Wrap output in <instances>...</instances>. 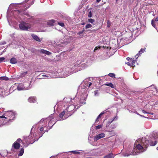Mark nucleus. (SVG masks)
I'll list each match as a JSON object with an SVG mask.
<instances>
[{"mask_svg": "<svg viewBox=\"0 0 158 158\" xmlns=\"http://www.w3.org/2000/svg\"><path fill=\"white\" fill-rule=\"evenodd\" d=\"M19 27L21 30L27 31L31 28V26L30 24L23 21L19 25Z\"/></svg>", "mask_w": 158, "mask_h": 158, "instance_id": "obj_1", "label": "nucleus"}, {"mask_svg": "<svg viewBox=\"0 0 158 158\" xmlns=\"http://www.w3.org/2000/svg\"><path fill=\"white\" fill-rule=\"evenodd\" d=\"M4 115L6 116V119L7 121H10L14 119L15 118V113L12 111H7L4 114Z\"/></svg>", "mask_w": 158, "mask_h": 158, "instance_id": "obj_2", "label": "nucleus"}, {"mask_svg": "<svg viewBox=\"0 0 158 158\" xmlns=\"http://www.w3.org/2000/svg\"><path fill=\"white\" fill-rule=\"evenodd\" d=\"M105 137V134L104 133H102L98 134L94 137V139L95 141H97L98 140L103 138Z\"/></svg>", "mask_w": 158, "mask_h": 158, "instance_id": "obj_3", "label": "nucleus"}, {"mask_svg": "<svg viewBox=\"0 0 158 158\" xmlns=\"http://www.w3.org/2000/svg\"><path fill=\"white\" fill-rule=\"evenodd\" d=\"M149 143L150 145L151 146H154L157 143V141L155 140V138H152L151 139L148 140Z\"/></svg>", "mask_w": 158, "mask_h": 158, "instance_id": "obj_4", "label": "nucleus"}, {"mask_svg": "<svg viewBox=\"0 0 158 158\" xmlns=\"http://www.w3.org/2000/svg\"><path fill=\"white\" fill-rule=\"evenodd\" d=\"M27 100L30 103H35L36 101V98L35 96H31L29 97Z\"/></svg>", "mask_w": 158, "mask_h": 158, "instance_id": "obj_5", "label": "nucleus"}, {"mask_svg": "<svg viewBox=\"0 0 158 158\" xmlns=\"http://www.w3.org/2000/svg\"><path fill=\"white\" fill-rule=\"evenodd\" d=\"M12 146L15 149L17 150L19 148L20 145L19 143L15 142L13 144Z\"/></svg>", "mask_w": 158, "mask_h": 158, "instance_id": "obj_6", "label": "nucleus"}, {"mask_svg": "<svg viewBox=\"0 0 158 158\" xmlns=\"http://www.w3.org/2000/svg\"><path fill=\"white\" fill-rule=\"evenodd\" d=\"M31 37L35 40L38 42H40L41 40L36 35L34 34H32L31 35Z\"/></svg>", "mask_w": 158, "mask_h": 158, "instance_id": "obj_7", "label": "nucleus"}, {"mask_svg": "<svg viewBox=\"0 0 158 158\" xmlns=\"http://www.w3.org/2000/svg\"><path fill=\"white\" fill-rule=\"evenodd\" d=\"M143 148L144 147L143 146H142L140 144H138L136 146L135 149H138L139 150L141 151L142 152H143L142 150L143 149Z\"/></svg>", "mask_w": 158, "mask_h": 158, "instance_id": "obj_8", "label": "nucleus"}, {"mask_svg": "<svg viewBox=\"0 0 158 158\" xmlns=\"http://www.w3.org/2000/svg\"><path fill=\"white\" fill-rule=\"evenodd\" d=\"M137 152H138L137 151L136 152L134 151L133 152L130 154H128L127 153H125L124 154V156H128L130 155H135L137 154Z\"/></svg>", "mask_w": 158, "mask_h": 158, "instance_id": "obj_9", "label": "nucleus"}, {"mask_svg": "<svg viewBox=\"0 0 158 158\" xmlns=\"http://www.w3.org/2000/svg\"><path fill=\"white\" fill-rule=\"evenodd\" d=\"M74 109V106L73 105H71L67 107L66 110L67 112H70Z\"/></svg>", "mask_w": 158, "mask_h": 158, "instance_id": "obj_10", "label": "nucleus"}, {"mask_svg": "<svg viewBox=\"0 0 158 158\" xmlns=\"http://www.w3.org/2000/svg\"><path fill=\"white\" fill-rule=\"evenodd\" d=\"M149 141L148 140H145V142L143 143L142 144L144 148H147L149 146Z\"/></svg>", "mask_w": 158, "mask_h": 158, "instance_id": "obj_11", "label": "nucleus"}, {"mask_svg": "<svg viewBox=\"0 0 158 158\" xmlns=\"http://www.w3.org/2000/svg\"><path fill=\"white\" fill-rule=\"evenodd\" d=\"M10 62L11 64H15L17 63V61L15 58L13 57L10 59Z\"/></svg>", "mask_w": 158, "mask_h": 158, "instance_id": "obj_12", "label": "nucleus"}, {"mask_svg": "<svg viewBox=\"0 0 158 158\" xmlns=\"http://www.w3.org/2000/svg\"><path fill=\"white\" fill-rule=\"evenodd\" d=\"M55 20H54L52 19L48 21L47 23V24L50 26H53L54 25V23L55 22Z\"/></svg>", "mask_w": 158, "mask_h": 158, "instance_id": "obj_13", "label": "nucleus"}, {"mask_svg": "<svg viewBox=\"0 0 158 158\" xmlns=\"http://www.w3.org/2000/svg\"><path fill=\"white\" fill-rule=\"evenodd\" d=\"M24 152V149L23 148H22L19 151V153L18 154L19 156H22Z\"/></svg>", "mask_w": 158, "mask_h": 158, "instance_id": "obj_14", "label": "nucleus"}, {"mask_svg": "<svg viewBox=\"0 0 158 158\" xmlns=\"http://www.w3.org/2000/svg\"><path fill=\"white\" fill-rule=\"evenodd\" d=\"M104 85L106 86H109L112 88H114V85L112 83H106L104 84Z\"/></svg>", "mask_w": 158, "mask_h": 158, "instance_id": "obj_15", "label": "nucleus"}, {"mask_svg": "<svg viewBox=\"0 0 158 158\" xmlns=\"http://www.w3.org/2000/svg\"><path fill=\"white\" fill-rule=\"evenodd\" d=\"M113 157V154L112 153H110L108 155L105 156L104 158H112Z\"/></svg>", "mask_w": 158, "mask_h": 158, "instance_id": "obj_16", "label": "nucleus"}, {"mask_svg": "<svg viewBox=\"0 0 158 158\" xmlns=\"http://www.w3.org/2000/svg\"><path fill=\"white\" fill-rule=\"evenodd\" d=\"M145 48H141L140 50L139 51V53L137 54V55H140L141 54H142L144 52V51H145Z\"/></svg>", "mask_w": 158, "mask_h": 158, "instance_id": "obj_17", "label": "nucleus"}, {"mask_svg": "<svg viewBox=\"0 0 158 158\" xmlns=\"http://www.w3.org/2000/svg\"><path fill=\"white\" fill-rule=\"evenodd\" d=\"M65 111L64 110L59 115V116L61 118H62L64 116V115L65 114Z\"/></svg>", "mask_w": 158, "mask_h": 158, "instance_id": "obj_18", "label": "nucleus"}, {"mask_svg": "<svg viewBox=\"0 0 158 158\" xmlns=\"http://www.w3.org/2000/svg\"><path fill=\"white\" fill-rule=\"evenodd\" d=\"M104 112H102L98 116V117H97L96 120V122H98V119H99V118H100L101 117V116L103 114H104Z\"/></svg>", "mask_w": 158, "mask_h": 158, "instance_id": "obj_19", "label": "nucleus"}, {"mask_svg": "<svg viewBox=\"0 0 158 158\" xmlns=\"http://www.w3.org/2000/svg\"><path fill=\"white\" fill-rule=\"evenodd\" d=\"M9 79L8 77H0V80H8Z\"/></svg>", "mask_w": 158, "mask_h": 158, "instance_id": "obj_20", "label": "nucleus"}, {"mask_svg": "<svg viewBox=\"0 0 158 158\" xmlns=\"http://www.w3.org/2000/svg\"><path fill=\"white\" fill-rule=\"evenodd\" d=\"M151 24L152 26L156 28V24L155 23L154 19L152 20Z\"/></svg>", "mask_w": 158, "mask_h": 158, "instance_id": "obj_21", "label": "nucleus"}, {"mask_svg": "<svg viewBox=\"0 0 158 158\" xmlns=\"http://www.w3.org/2000/svg\"><path fill=\"white\" fill-rule=\"evenodd\" d=\"M42 52L48 55H49L50 54H51V53L50 52H49L48 51H46V50H43V51H42Z\"/></svg>", "mask_w": 158, "mask_h": 158, "instance_id": "obj_22", "label": "nucleus"}, {"mask_svg": "<svg viewBox=\"0 0 158 158\" xmlns=\"http://www.w3.org/2000/svg\"><path fill=\"white\" fill-rule=\"evenodd\" d=\"M70 152L73 154H80V152H77L74 151H70Z\"/></svg>", "mask_w": 158, "mask_h": 158, "instance_id": "obj_23", "label": "nucleus"}, {"mask_svg": "<svg viewBox=\"0 0 158 158\" xmlns=\"http://www.w3.org/2000/svg\"><path fill=\"white\" fill-rule=\"evenodd\" d=\"M136 62L135 60H133L132 61V62L131 63V66L132 67H134L135 66V64Z\"/></svg>", "mask_w": 158, "mask_h": 158, "instance_id": "obj_24", "label": "nucleus"}, {"mask_svg": "<svg viewBox=\"0 0 158 158\" xmlns=\"http://www.w3.org/2000/svg\"><path fill=\"white\" fill-rule=\"evenodd\" d=\"M102 125H99L98 126H97L96 127L95 129L96 130H98L101 128H102Z\"/></svg>", "mask_w": 158, "mask_h": 158, "instance_id": "obj_25", "label": "nucleus"}, {"mask_svg": "<svg viewBox=\"0 0 158 158\" xmlns=\"http://www.w3.org/2000/svg\"><path fill=\"white\" fill-rule=\"evenodd\" d=\"M88 21L91 23H93L95 22V20L94 19H88Z\"/></svg>", "mask_w": 158, "mask_h": 158, "instance_id": "obj_26", "label": "nucleus"}, {"mask_svg": "<svg viewBox=\"0 0 158 158\" xmlns=\"http://www.w3.org/2000/svg\"><path fill=\"white\" fill-rule=\"evenodd\" d=\"M92 27V25L89 24H88L85 26V28L88 29L89 28H91Z\"/></svg>", "mask_w": 158, "mask_h": 158, "instance_id": "obj_27", "label": "nucleus"}, {"mask_svg": "<svg viewBox=\"0 0 158 158\" xmlns=\"http://www.w3.org/2000/svg\"><path fill=\"white\" fill-rule=\"evenodd\" d=\"M108 76L114 78L115 77V75L113 73H110L109 74Z\"/></svg>", "mask_w": 158, "mask_h": 158, "instance_id": "obj_28", "label": "nucleus"}, {"mask_svg": "<svg viewBox=\"0 0 158 158\" xmlns=\"http://www.w3.org/2000/svg\"><path fill=\"white\" fill-rule=\"evenodd\" d=\"M85 85L89 87L90 86L92 85V83L91 82H87L85 84Z\"/></svg>", "mask_w": 158, "mask_h": 158, "instance_id": "obj_29", "label": "nucleus"}, {"mask_svg": "<svg viewBox=\"0 0 158 158\" xmlns=\"http://www.w3.org/2000/svg\"><path fill=\"white\" fill-rule=\"evenodd\" d=\"M116 116L114 117L113 119L108 121V123L110 124L115 119V118H116Z\"/></svg>", "mask_w": 158, "mask_h": 158, "instance_id": "obj_30", "label": "nucleus"}, {"mask_svg": "<svg viewBox=\"0 0 158 158\" xmlns=\"http://www.w3.org/2000/svg\"><path fill=\"white\" fill-rule=\"evenodd\" d=\"M110 25L111 23L108 20L107 22V27H110Z\"/></svg>", "mask_w": 158, "mask_h": 158, "instance_id": "obj_31", "label": "nucleus"}, {"mask_svg": "<svg viewBox=\"0 0 158 158\" xmlns=\"http://www.w3.org/2000/svg\"><path fill=\"white\" fill-rule=\"evenodd\" d=\"M58 24L62 27H64V24L63 23L59 22L58 23Z\"/></svg>", "mask_w": 158, "mask_h": 158, "instance_id": "obj_32", "label": "nucleus"}, {"mask_svg": "<svg viewBox=\"0 0 158 158\" xmlns=\"http://www.w3.org/2000/svg\"><path fill=\"white\" fill-rule=\"evenodd\" d=\"M27 72H23L22 73H21V76H22V77H23L26 74H27Z\"/></svg>", "mask_w": 158, "mask_h": 158, "instance_id": "obj_33", "label": "nucleus"}, {"mask_svg": "<svg viewBox=\"0 0 158 158\" xmlns=\"http://www.w3.org/2000/svg\"><path fill=\"white\" fill-rule=\"evenodd\" d=\"M84 31H85V30L84 29H83V30L81 31H79L78 33V34L79 35H80L81 34H82Z\"/></svg>", "mask_w": 158, "mask_h": 158, "instance_id": "obj_34", "label": "nucleus"}, {"mask_svg": "<svg viewBox=\"0 0 158 158\" xmlns=\"http://www.w3.org/2000/svg\"><path fill=\"white\" fill-rule=\"evenodd\" d=\"M5 59V58L3 57L0 58V63L2 62Z\"/></svg>", "mask_w": 158, "mask_h": 158, "instance_id": "obj_35", "label": "nucleus"}, {"mask_svg": "<svg viewBox=\"0 0 158 158\" xmlns=\"http://www.w3.org/2000/svg\"><path fill=\"white\" fill-rule=\"evenodd\" d=\"M88 16L89 17H92V12L90 11L88 15Z\"/></svg>", "mask_w": 158, "mask_h": 158, "instance_id": "obj_36", "label": "nucleus"}, {"mask_svg": "<svg viewBox=\"0 0 158 158\" xmlns=\"http://www.w3.org/2000/svg\"><path fill=\"white\" fill-rule=\"evenodd\" d=\"M34 3V0H32V1L31 2V3L29 4V5H30V6L27 7V8H29V7L31 6V5H32Z\"/></svg>", "mask_w": 158, "mask_h": 158, "instance_id": "obj_37", "label": "nucleus"}, {"mask_svg": "<svg viewBox=\"0 0 158 158\" xmlns=\"http://www.w3.org/2000/svg\"><path fill=\"white\" fill-rule=\"evenodd\" d=\"M6 116L5 115H4H4L1 116L0 117V118H5L6 119Z\"/></svg>", "mask_w": 158, "mask_h": 158, "instance_id": "obj_38", "label": "nucleus"}, {"mask_svg": "<svg viewBox=\"0 0 158 158\" xmlns=\"http://www.w3.org/2000/svg\"><path fill=\"white\" fill-rule=\"evenodd\" d=\"M21 141V139H17L16 142H17L18 143H20Z\"/></svg>", "mask_w": 158, "mask_h": 158, "instance_id": "obj_39", "label": "nucleus"}, {"mask_svg": "<svg viewBox=\"0 0 158 158\" xmlns=\"http://www.w3.org/2000/svg\"><path fill=\"white\" fill-rule=\"evenodd\" d=\"M126 64H127V65H128V66H130L131 67H132V66H131V63H130L129 62H128Z\"/></svg>", "mask_w": 158, "mask_h": 158, "instance_id": "obj_40", "label": "nucleus"}, {"mask_svg": "<svg viewBox=\"0 0 158 158\" xmlns=\"http://www.w3.org/2000/svg\"><path fill=\"white\" fill-rule=\"evenodd\" d=\"M112 128L111 129H113L116 128V126L115 125H112Z\"/></svg>", "mask_w": 158, "mask_h": 158, "instance_id": "obj_41", "label": "nucleus"}, {"mask_svg": "<svg viewBox=\"0 0 158 158\" xmlns=\"http://www.w3.org/2000/svg\"><path fill=\"white\" fill-rule=\"evenodd\" d=\"M40 130L41 131H43L44 128H43V127H40Z\"/></svg>", "mask_w": 158, "mask_h": 158, "instance_id": "obj_42", "label": "nucleus"}, {"mask_svg": "<svg viewBox=\"0 0 158 158\" xmlns=\"http://www.w3.org/2000/svg\"><path fill=\"white\" fill-rule=\"evenodd\" d=\"M110 132L111 133H110V134H113L114 135L115 134V133L114 132V131H110Z\"/></svg>", "mask_w": 158, "mask_h": 158, "instance_id": "obj_43", "label": "nucleus"}, {"mask_svg": "<svg viewBox=\"0 0 158 158\" xmlns=\"http://www.w3.org/2000/svg\"><path fill=\"white\" fill-rule=\"evenodd\" d=\"M158 21V17L156 18L155 19H154V22L155 21L157 22Z\"/></svg>", "mask_w": 158, "mask_h": 158, "instance_id": "obj_44", "label": "nucleus"}, {"mask_svg": "<svg viewBox=\"0 0 158 158\" xmlns=\"http://www.w3.org/2000/svg\"><path fill=\"white\" fill-rule=\"evenodd\" d=\"M6 44V42H3V43H0V44H2V45L4 44Z\"/></svg>", "mask_w": 158, "mask_h": 158, "instance_id": "obj_45", "label": "nucleus"}, {"mask_svg": "<svg viewBox=\"0 0 158 158\" xmlns=\"http://www.w3.org/2000/svg\"><path fill=\"white\" fill-rule=\"evenodd\" d=\"M126 59L128 60L129 61V60H131L130 58L129 57H127Z\"/></svg>", "mask_w": 158, "mask_h": 158, "instance_id": "obj_46", "label": "nucleus"}, {"mask_svg": "<svg viewBox=\"0 0 158 158\" xmlns=\"http://www.w3.org/2000/svg\"><path fill=\"white\" fill-rule=\"evenodd\" d=\"M142 112L143 113H147L146 112V111L144 110H142Z\"/></svg>", "mask_w": 158, "mask_h": 158, "instance_id": "obj_47", "label": "nucleus"}, {"mask_svg": "<svg viewBox=\"0 0 158 158\" xmlns=\"http://www.w3.org/2000/svg\"><path fill=\"white\" fill-rule=\"evenodd\" d=\"M101 0H96V1H97V2H100V1H101Z\"/></svg>", "mask_w": 158, "mask_h": 158, "instance_id": "obj_48", "label": "nucleus"}, {"mask_svg": "<svg viewBox=\"0 0 158 158\" xmlns=\"http://www.w3.org/2000/svg\"><path fill=\"white\" fill-rule=\"evenodd\" d=\"M149 114L153 115V113H152L150 112L148 113Z\"/></svg>", "mask_w": 158, "mask_h": 158, "instance_id": "obj_49", "label": "nucleus"}, {"mask_svg": "<svg viewBox=\"0 0 158 158\" xmlns=\"http://www.w3.org/2000/svg\"><path fill=\"white\" fill-rule=\"evenodd\" d=\"M29 1V0H25V3Z\"/></svg>", "mask_w": 158, "mask_h": 158, "instance_id": "obj_50", "label": "nucleus"}, {"mask_svg": "<svg viewBox=\"0 0 158 158\" xmlns=\"http://www.w3.org/2000/svg\"><path fill=\"white\" fill-rule=\"evenodd\" d=\"M51 123V121H50V122H49V123H48V125H49H49H50V123Z\"/></svg>", "mask_w": 158, "mask_h": 158, "instance_id": "obj_51", "label": "nucleus"}, {"mask_svg": "<svg viewBox=\"0 0 158 158\" xmlns=\"http://www.w3.org/2000/svg\"><path fill=\"white\" fill-rule=\"evenodd\" d=\"M85 24V23H81V25H84Z\"/></svg>", "mask_w": 158, "mask_h": 158, "instance_id": "obj_52", "label": "nucleus"}, {"mask_svg": "<svg viewBox=\"0 0 158 158\" xmlns=\"http://www.w3.org/2000/svg\"><path fill=\"white\" fill-rule=\"evenodd\" d=\"M42 76H43V77H44V76H45V77H46V75H42Z\"/></svg>", "mask_w": 158, "mask_h": 158, "instance_id": "obj_53", "label": "nucleus"}, {"mask_svg": "<svg viewBox=\"0 0 158 158\" xmlns=\"http://www.w3.org/2000/svg\"><path fill=\"white\" fill-rule=\"evenodd\" d=\"M48 130H46V131H45V132H44V133L45 132H46H46H48Z\"/></svg>", "mask_w": 158, "mask_h": 158, "instance_id": "obj_54", "label": "nucleus"}, {"mask_svg": "<svg viewBox=\"0 0 158 158\" xmlns=\"http://www.w3.org/2000/svg\"><path fill=\"white\" fill-rule=\"evenodd\" d=\"M156 149L157 150H158V147H157L156 148Z\"/></svg>", "mask_w": 158, "mask_h": 158, "instance_id": "obj_55", "label": "nucleus"}, {"mask_svg": "<svg viewBox=\"0 0 158 158\" xmlns=\"http://www.w3.org/2000/svg\"><path fill=\"white\" fill-rule=\"evenodd\" d=\"M118 0H116V2H117L118 1Z\"/></svg>", "mask_w": 158, "mask_h": 158, "instance_id": "obj_56", "label": "nucleus"}, {"mask_svg": "<svg viewBox=\"0 0 158 158\" xmlns=\"http://www.w3.org/2000/svg\"><path fill=\"white\" fill-rule=\"evenodd\" d=\"M96 48H97V47H96L94 49V50H95Z\"/></svg>", "mask_w": 158, "mask_h": 158, "instance_id": "obj_57", "label": "nucleus"}, {"mask_svg": "<svg viewBox=\"0 0 158 158\" xmlns=\"http://www.w3.org/2000/svg\"><path fill=\"white\" fill-rule=\"evenodd\" d=\"M54 124H55V123L53 124L52 125V126L51 127H52L53 126V125Z\"/></svg>", "mask_w": 158, "mask_h": 158, "instance_id": "obj_58", "label": "nucleus"}, {"mask_svg": "<svg viewBox=\"0 0 158 158\" xmlns=\"http://www.w3.org/2000/svg\"><path fill=\"white\" fill-rule=\"evenodd\" d=\"M18 11L19 12H20V11H19V10H18Z\"/></svg>", "mask_w": 158, "mask_h": 158, "instance_id": "obj_59", "label": "nucleus"}]
</instances>
